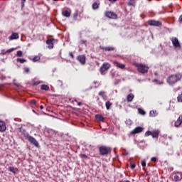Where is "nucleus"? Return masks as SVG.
Instances as JSON below:
<instances>
[{"mask_svg": "<svg viewBox=\"0 0 182 182\" xmlns=\"http://www.w3.org/2000/svg\"><path fill=\"white\" fill-rule=\"evenodd\" d=\"M99 152L100 156H107L112 153V148L106 146H101L99 147Z\"/></svg>", "mask_w": 182, "mask_h": 182, "instance_id": "nucleus-3", "label": "nucleus"}, {"mask_svg": "<svg viewBox=\"0 0 182 182\" xmlns=\"http://www.w3.org/2000/svg\"><path fill=\"white\" fill-rule=\"evenodd\" d=\"M69 55L70 56V58H72V59H73V58H75L73 53H69Z\"/></svg>", "mask_w": 182, "mask_h": 182, "instance_id": "nucleus-46", "label": "nucleus"}, {"mask_svg": "<svg viewBox=\"0 0 182 182\" xmlns=\"http://www.w3.org/2000/svg\"><path fill=\"white\" fill-rule=\"evenodd\" d=\"M80 157H81V159H87V155H86L85 154H81Z\"/></svg>", "mask_w": 182, "mask_h": 182, "instance_id": "nucleus-38", "label": "nucleus"}, {"mask_svg": "<svg viewBox=\"0 0 182 182\" xmlns=\"http://www.w3.org/2000/svg\"><path fill=\"white\" fill-rule=\"evenodd\" d=\"M127 4H128L129 6H134L135 2L133 1H129Z\"/></svg>", "mask_w": 182, "mask_h": 182, "instance_id": "nucleus-33", "label": "nucleus"}, {"mask_svg": "<svg viewBox=\"0 0 182 182\" xmlns=\"http://www.w3.org/2000/svg\"><path fill=\"white\" fill-rule=\"evenodd\" d=\"M110 69V64L109 63H104L100 68V73H105V72Z\"/></svg>", "mask_w": 182, "mask_h": 182, "instance_id": "nucleus-8", "label": "nucleus"}, {"mask_svg": "<svg viewBox=\"0 0 182 182\" xmlns=\"http://www.w3.org/2000/svg\"><path fill=\"white\" fill-rule=\"evenodd\" d=\"M25 6V4H23V1L21 2V8H23V6Z\"/></svg>", "mask_w": 182, "mask_h": 182, "instance_id": "nucleus-48", "label": "nucleus"}, {"mask_svg": "<svg viewBox=\"0 0 182 182\" xmlns=\"http://www.w3.org/2000/svg\"><path fill=\"white\" fill-rule=\"evenodd\" d=\"M23 70H24L25 73H29V68L25 67L23 68Z\"/></svg>", "mask_w": 182, "mask_h": 182, "instance_id": "nucleus-37", "label": "nucleus"}, {"mask_svg": "<svg viewBox=\"0 0 182 182\" xmlns=\"http://www.w3.org/2000/svg\"><path fill=\"white\" fill-rule=\"evenodd\" d=\"M177 100L179 103H182V94L178 95Z\"/></svg>", "mask_w": 182, "mask_h": 182, "instance_id": "nucleus-31", "label": "nucleus"}, {"mask_svg": "<svg viewBox=\"0 0 182 182\" xmlns=\"http://www.w3.org/2000/svg\"><path fill=\"white\" fill-rule=\"evenodd\" d=\"M74 102H77V100H74L72 101V103H74Z\"/></svg>", "mask_w": 182, "mask_h": 182, "instance_id": "nucleus-51", "label": "nucleus"}, {"mask_svg": "<svg viewBox=\"0 0 182 182\" xmlns=\"http://www.w3.org/2000/svg\"><path fill=\"white\" fill-rule=\"evenodd\" d=\"M99 5H100V3H97V1H95L92 4V9H97L99 8Z\"/></svg>", "mask_w": 182, "mask_h": 182, "instance_id": "nucleus-26", "label": "nucleus"}, {"mask_svg": "<svg viewBox=\"0 0 182 182\" xmlns=\"http://www.w3.org/2000/svg\"><path fill=\"white\" fill-rule=\"evenodd\" d=\"M77 59L81 65H85V63H86V56H85V55H78Z\"/></svg>", "mask_w": 182, "mask_h": 182, "instance_id": "nucleus-11", "label": "nucleus"}, {"mask_svg": "<svg viewBox=\"0 0 182 182\" xmlns=\"http://www.w3.org/2000/svg\"><path fill=\"white\" fill-rule=\"evenodd\" d=\"M124 182H130V181H125Z\"/></svg>", "mask_w": 182, "mask_h": 182, "instance_id": "nucleus-53", "label": "nucleus"}, {"mask_svg": "<svg viewBox=\"0 0 182 182\" xmlns=\"http://www.w3.org/2000/svg\"><path fill=\"white\" fill-rule=\"evenodd\" d=\"M40 84H41V82L39 81H36L33 82V86H38V85H40Z\"/></svg>", "mask_w": 182, "mask_h": 182, "instance_id": "nucleus-40", "label": "nucleus"}, {"mask_svg": "<svg viewBox=\"0 0 182 182\" xmlns=\"http://www.w3.org/2000/svg\"><path fill=\"white\" fill-rule=\"evenodd\" d=\"M80 14H82V12L79 11V10H75L73 15V19L77 21V16H80Z\"/></svg>", "mask_w": 182, "mask_h": 182, "instance_id": "nucleus-18", "label": "nucleus"}, {"mask_svg": "<svg viewBox=\"0 0 182 182\" xmlns=\"http://www.w3.org/2000/svg\"><path fill=\"white\" fill-rule=\"evenodd\" d=\"M152 134V131H147L146 133H145V136H151Z\"/></svg>", "mask_w": 182, "mask_h": 182, "instance_id": "nucleus-35", "label": "nucleus"}, {"mask_svg": "<svg viewBox=\"0 0 182 182\" xmlns=\"http://www.w3.org/2000/svg\"><path fill=\"white\" fill-rule=\"evenodd\" d=\"M63 16H65V18H69L70 16V12H69L68 10H65L62 12Z\"/></svg>", "mask_w": 182, "mask_h": 182, "instance_id": "nucleus-23", "label": "nucleus"}, {"mask_svg": "<svg viewBox=\"0 0 182 182\" xmlns=\"http://www.w3.org/2000/svg\"><path fill=\"white\" fill-rule=\"evenodd\" d=\"M148 25L149 26H161V22L156 20H149Z\"/></svg>", "mask_w": 182, "mask_h": 182, "instance_id": "nucleus-9", "label": "nucleus"}, {"mask_svg": "<svg viewBox=\"0 0 182 182\" xmlns=\"http://www.w3.org/2000/svg\"><path fill=\"white\" fill-rule=\"evenodd\" d=\"M170 39L174 49H181V45L180 44V41H178V38L176 37H171Z\"/></svg>", "mask_w": 182, "mask_h": 182, "instance_id": "nucleus-5", "label": "nucleus"}, {"mask_svg": "<svg viewBox=\"0 0 182 182\" xmlns=\"http://www.w3.org/2000/svg\"><path fill=\"white\" fill-rule=\"evenodd\" d=\"M112 102H110V101H107L106 103H105V107L107 109V110H110V107H112Z\"/></svg>", "mask_w": 182, "mask_h": 182, "instance_id": "nucleus-25", "label": "nucleus"}, {"mask_svg": "<svg viewBox=\"0 0 182 182\" xmlns=\"http://www.w3.org/2000/svg\"><path fill=\"white\" fill-rule=\"evenodd\" d=\"M179 22H182V15H181L179 17Z\"/></svg>", "mask_w": 182, "mask_h": 182, "instance_id": "nucleus-47", "label": "nucleus"}, {"mask_svg": "<svg viewBox=\"0 0 182 182\" xmlns=\"http://www.w3.org/2000/svg\"><path fill=\"white\" fill-rule=\"evenodd\" d=\"M104 16H105V18H108V19H117V15L116 13L110 11H105Z\"/></svg>", "mask_w": 182, "mask_h": 182, "instance_id": "nucleus-4", "label": "nucleus"}, {"mask_svg": "<svg viewBox=\"0 0 182 182\" xmlns=\"http://www.w3.org/2000/svg\"><path fill=\"white\" fill-rule=\"evenodd\" d=\"M173 180L175 181H181L182 180V173L176 172L173 174Z\"/></svg>", "mask_w": 182, "mask_h": 182, "instance_id": "nucleus-10", "label": "nucleus"}, {"mask_svg": "<svg viewBox=\"0 0 182 182\" xmlns=\"http://www.w3.org/2000/svg\"><path fill=\"white\" fill-rule=\"evenodd\" d=\"M150 116L151 117H156V112L154 111H151L150 113H149Z\"/></svg>", "mask_w": 182, "mask_h": 182, "instance_id": "nucleus-34", "label": "nucleus"}, {"mask_svg": "<svg viewBox=\"0 0 182 182\" xmlns=\"http://www.w3.org/2000/svg\"><path fill=\"white\" fill-rule=\"evenodd\" d=\"M133 99H134V95L133 93H130L127 97V100L128 102H133Z\"/></svg>", "mask_w": 182, "mask_h": 182, "instance_id": "nucleus-22", "label": "nucleus"}, {"mask_svg": "<svg viewBox=\"0 0 182 182\" xmlns=\"http://www.w3.org/2000/svg\"><path fill=\"white\" fill-rule=\"evenodd\" d=\"M141 164L142 167H146V161H141Z\"/></svg>", "mask_w": 182, "mask_h": 182, "instance_id": "nucleus-41", "label": "nucleus"}, {"mask_svg": "<svg viewBox=\"0 0 182 182\" xmlns=\"http://www.w3.org/2000/svg\"><path fill=\"white\" fill-rule=\"evenodd\" d=\"M182 75L181 73H176L170 75L167 80L166 82L168 83V85H171V86H173V85H176L178 82H180L181 80Z\"/></svg>", "mask_w": 182, "mask_h": 182, "instance_id": "nucleus-1", "label": "nucleus"}, {"mask_svg": "<svg viewBox=\"0 0 182 182\" xmlns=\"http://www.w3.org/2000/svg\"><path fill=\"white\" fill-rule=\"evenodd\" d=\"M40 109L42 110V109H43V105H41Z\"/></svg>", "mask_w": 182, "mask_h": 182, "instance_id": "nucleus-50", "label": "nucleus"}, {"mask_svg": "<svg viewBox=\"0 0 182 182\" xmlns=\"http://www.w3.org/2000/svg\"><path fill=\"white\" fill-rule=\"evenodd\" d=\"M94 83L96 85V83H99V82H94Z\"/></svg>", "mask_w": 182, "mask_h": 182, "instance_id": "nucleus-52", "label": "nucleus"}, {"mask_svg": "<svg viewBox=\"0 0 182 182\" xmlns=\"http://www.w3.org/2000/svg\"><path fill=\"white\" fill-rule=\"evenodd\" d=\"M100 49H102V50H105L106 52H112V50H114V48L110 47V46H109V47L100 46Z\"/></svg>", "mask_w": 182, "mask_h": 182, "instance_id": "nucleus-19", "label": "nucleus"}, {"mask_svg": "<svg viewBox=\"0 0 182 182\" xmlns=\"http://www.w3.org/2000/svg\"><path fill=\"white\" fill-rule=\"evenodd\" d=\"M15 50V48H12L6 50V53H11V52H14Z\"/></svg>", "mask_w": 182, "mask_h": 182, "instance_id": "nucleus-36", "label": "nucleus"}, {"mask_svg": "<svg viewBox=\"0 0 182 182\" xmlns=\"http://www.w3.org/2000/svg\"><path fill=\"white\" fill-rule=\"evenodd\" d=\"M160 134L159 129H155L152 131L151 136L153 139H159V135Z\"/></svg>", "mask_w": 182, "mask_h": 182, "instance_id": "nucleus-14", "label": "nucleus"}, {"mask_svg": "<svg viewBox=\"0 0 182 182\" xmlns=\"http://www.w3.org/2000/svg\"><path fill=\"white\" fill-rule=\"evenodd\" d=\"M155 82H157V80H154Z\"/></svg>", "mask_w": 182, "mask_h": 182, "instance_id": "nucleus-54", "label": "nucleus"}, {"mask_svg": "<svg viewBox=\"0 0 182 182\" xmlns=\"http://www.w3.org/2000/svg\"><path fill=\"white\" fill-rule=\"evenodd\" d=\"M99 96H101V97L106 99L107 97V96L106 95V92L105 91H100L99 92Z\"/></svg>", "mask_w": 182, "mask_h": 182, "instance_id": "nucleus-24", "label": "nucleus"}, {"mask_svg": "<svg viewBox=\"0 0 182 182\" xmlns=\"http://www.w3.org/2000/svg\"><path fill=\"white\" fill-rule=\"evenodd\" d=\"M22 55H23V53L21 50L17 51V56L21 57V56H22Z\"/></svg>", "mask_w": 182, "mask_h": 182, "instance_id": "nucleus-39", "label": "nucleus"}, {"mask_svg": "<svg viewBox=\"0 0 182 182\" xmlns=\"http://www.w3.org/2000/svg\"><path fill=\"white\" fill-rule=\"evenodd\" d=\"M16 61L19 62V63H25V62H26V60L23 58H17Z\"/></svg>", "mask_w": 182, "mask_h": 182, "instance_id": "nucleus-30", "label": "nucleus"}, {"mask_svg": "<svg viewBox=\"0 0 182 182\" xmlns=\"http://www.w3.org/2000/svg\"><path fill=\"white\" fill-rule=\"evenodd\" d=\"M9 41H14L15 39H19V34L18 33H13L9 37Z\"/></svg>", "mask_w": 182, "mask_h": 182, "instance_id": "nucleus-15", "label": "nucleus"}, {"mask_svg": "<svg viewBox=\"0 0 182 182\" xmlns=\"http://www.w3.org/2000/svg\"><path fill=\"white\" fill-rule=\"evenodd\" d=\"M41 60V57L39 55H36L33 58L31 59L33 62H38Z\"/></svg>", "mask_w": 182, "mask_h": 182, "instance_id": "nucleus-27", "label": "nucleus"}, {"mask_svg": "<svg viewBox=\"0 0 182 182\" xmlns=\"http://www.w3.org/2000/svg\"><path fill=\"white\" fill-rule=\"evenodd\" d=\"M114 66H116L117 68H119V69H124L126 68V65L124 64L120 63L117 61H113L112 62Z\"/></svg>", "mask_w": 182, "mask_h": 182, "instance_id": "nucleus-13", "label": "nucleus"}, {"mask_svg": "<svg viewBox=\"0 0 182 182\" xmlns=\"http://www.w3.org/2000/svg\"><path fill=\"white\" fill-rule=\"evenodd\" d=\"M5 85L0 83V90H2V88L4 87Z\"/></svg>", "mask_w": 182, "mask_h": 182, "instance_id": "nucleus-45", "label": "nucleus"}, {"mask_svg": "<svg viewBox=\"0 0 182 182\" xmlns=\"http://www.w3.org/2000/svg\"><path fill=\"white\" fill-rule=\"evenodd\" d=\"M6 130V124L4 121H0V132H5Z\"/></svg>", "mask_w": 182, "mask_h": 182, "instance_id": "nucleus-17", "label": "nucleus"}, {"mask_svg": "<svg viewBox=\"0 0 182 182\" xmlns=\"http://www.w3.org/2000/svg\"><path fill=\"white\" fill-rule=\"evenodd\" d=\"M26 139H27V140H28V141L31 143V144H33V146H35L36 147H39V143L33 136L29 134H26Z\"/></svg>", "mask_w": 182, "mask_h": 182, "instance_id": "nucleus-6", "label": "nucleus"}, {"mask_svg": "<svg viewBox=\"0 0 182 182\" xmlns=\"http://www.w3.org/2000/svg\"><path fill=\"white\" fill-rule=\"evenodd\" d=\"M41 90H49V86H48L47 85H42L41 86Z\"/></svg>", "mask_w": 182, "mask_h": 182, "instance_id": "nucleus-28", "label": "nucleus"}, {"mask_svg": "<svg viewBox=\"0 0 182 182\" xmlns=\"http://www.w3.org/2000/svg\"><path fill=\"white\" fill-rule=\"evenodd\" d=\"M138 111L139 114H142V116H144V114H146V112H144V110H143L141 108H139Z\"/></svg>", "mask_w": 182, "mask_h": 182, "instance_id": "nucleus-29", "label": "nucleus"}, {"mask_svg": "<svg viewBox=\"0 0 182 182\" xmlns=\"http://www.w3.org/2000/svg\"><path fill=\"white\" fill-rule=\"evenodd\" d=\"M31 103V105H36V100H32Z\"/></svg>", "mask_w": 182, "mask_h": 182, "instance_id": "nucleus-44", "label": "nucleus"}, {"mask_svg": "<svg viewBox=\"0 0 182 182\" xmlns=\"http://www.w3.org/2000/svg\"><path fill=\"white\" fill-rule=\"evenodd\" d=\"M9 171H11V173H14V174H16L17 173H18L19 170L18 169V168L10 166L9 168Z\"/></svg>", "mask_w": 182, "mask_h": 182, "instance_id": "nucleus-20", "label": "nucleus"}, {"mask_svg": "<svg viewBox=\"0 0 182 182\" xmlns=\"http://www.w3.org/2000/svg\"><path fill=\"white\" fill-rule=\"evenodd\" d=\"M182 124V114L179 116L176 122H175V127H179V126H181Z\"/></svg>", "mask_w": 182, "mask_h": 182, "instance_id": "nucleus-16", "label": "nucleus"}, {"mask_svg": "<svg viewBox=\"0 0 182 182\" xmlns=\"http://www.w3.org/2000/svg\"><path fill=\"white\" fill-rule=\"evenodd\" d=\"M129 167H130L132 170H134V168H136V164H135V163H133V162H131V163H130V165H129Z\"/></svg>", "mask_w": 182, "mask_h": 182, "instance_id": "nucleus-32", "label": "nucleus"}, {"mask_svg": "<svg viewBox=\"0 0 182 182\" xmlns=\"http://www.w3.org/2000/svg\"><path fill=\"white\" fill-rule=\"evenodd\" d=\"M141 132H143V127H136L130 132V134H137V133H141Z\"/></svg>", "mask_w": 182, "mask_h": 182, "instance_id": "nucleus-12", "label": "nucleus"}, {"mask_svg": "<svg viewBox=\"0 0 182 182\" xmlns=\"http://www.w3.org/2000/svg\"><path fill=\"white\" fill-rule=\"evenodd\" d=\"M95 120L97 122H103V120H105V117H102V114H96L95 115Z\"/></svg>", "mask_w": 182, "mask_h": 182, "instance_id": "nucleus-21", "label": "nucleus"}, {"mask_svg": "<svg viewBox=\"0 0 182 182\" xmlns=\"http://www.w3.org/2000/svg\"><path fill=\"white\" fill-rule=\"evenodd\" d=\"M46 43L48 45V49H53V44L58 43V40L55 38H50L46 41Z\"/></svg>", "mask_w": 182, "mask_h": 182, "instance_id": "nucleus-7", "label": "nucleus"}, {"mask_svg": "<svg viewBox=\"0 0 182 182\" xmlns=\"http://www.w3.org/2000/svg\"><path fill=\"white\" fill-rule=\"evenodd\" d=\"M151 161H154V163H156V161H157V158H156V157H152V158L151 159Z\"/></svg>", "mask_w": 182, "mask_h": 182, "instance_id": "nucleus-42", "label": "nucleus"}, {"mask_svg": "<svg viewBox=\"0 0 182 182\" xmlns=\"http://www.w3.org/2000/svg\"><path fill=\"white\" fill-rule=\"evenodd\" d=\"M85 43H86V41H85V40H81L80 41V44L81 45H85Z\"/></svg>", "mask_w": 182, "mask_h": 182, "instance_id": "nucleus-43", "label": "nucleus"}, {"mask_svg": "<svg viewBox=\"0 0 182 182\" xmlns=\"http://www.w3.org/2000/svg\"><path fill=\"white\" fill-rule=\"evenodd\" d=\"M77 105H78V106H82V102H78V103H77Z\"/></svg>", "mask_w": 182, "mask_h": 182, "instance_id": "nucleus-49", "label": "nucleus"}, {"mask_svg": "<svg viewBox=\"0 0 182 182\" xmlns=\"http://www.w3.org/2000/svg\"><path fill=\"white\" fill-rule=\"evenodd\" d=\"M134 66H135V68H137V71L142 75H144L149 72V66L146 65L134 63Z\"/></svg>", "mask_w": 182, "mask_h": 182, "instance_id": "nucleus-2", "label": "nucleus"}]
</instances>
